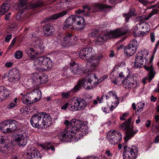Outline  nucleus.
<instances>
[{
	"instance_id": "61",
	"label": "nucleus",
	"mask_w": 159,
	"mask_h": 159,
	"mask_svg": "<svg viewBox=\"0 0 159 159\" xmlns=\"http://www.w3.org/2000/svg\"><path fill=\"white\" fill-rule=\"evenodd\" d=\"M151 121L150 120H148L145 124V125L147 127H149L150 126Z\"/></svg>"
},
{
	"instance_id": "52",
	"label": "nucleus",
	"mask_w": 159,
	"mask_h": 159,
	"mask_svg": "<svg viewBox=\"0 0 159 159\" xmlns=\"http://www.w3.org/2000/svg\"><path fill=\"white\" fill-rule=\"evenodd\" d=\"M23 13V12L22 11H20L16 16V18L17 20H19L21 19V15Z\"/></svg>"
},
{
	"instance_id": "43",
	"label": "nucleus",
	"mask_w": 159,
	"mask_h": 159,
	"mask_svg": "<svg viewBox=\"0 0 159 159\" xmlns=\"http://www.w3.org/2000/svg\"><path fill=\"white\" fill-rule=\"evenodd\" d=\"M145 103H142V102H139L138 103L137 106L138 107L137 110L135 112V114L137 115H139V113L141 112L143 109V108L144 107Z\"/></svg>"
},
{
	"instance_id": "6",
	"label": "nucleus",
	"mask_w": 159,
	"mask_h": 159,
	"mask_svg": "<svg viewBox=\"0 0 159 159\" xmlns=\"http://www.w3.org/2000/svg\"><path fill=\"white\" fill-rule=\"evenodd\" d=\"M33 47V48H30L26 50V53L32 60L35 59L36 56L42 54L44 51L43 45H34Z\"/></svg>"
},
{
	"instance_id": "28",
	"label": "nucleus",
	"mask_w": 159,
	"mask_h": 159,
	"mask_svg": "<svg viewBox=\"0 0 159 159\" xmlns=\"http://www.w3.org/2000/svg\"><path fill=\"white\" fill-rule=\"evenodd\" d=\"M68 12L67 10L63 11L61 12L54 14L51 16L48 17L44 20V22H46L47 20H56L59 17H62L66 15Z\"/></svg>"
},
{
	"instance_id": "44",
	"label": "nucleus",
	"mask_w": 159,
	"mask_h": 159,
	"mask_svg": "<svg viewBox=\"0 0 159 159\" xmlns=\"http://www.w3.org/2000/svg\"><path fill=\"white\" fill-rule=\"evenodd\" d=\"M113 106L111 105V106H108V105H106L104 107L102 108V110L106 113H108L110 111H113Z\"/></svg>"
},
{
	"instance_id": "10",
	"label": "nucleus",
	"mask_w": 159,
	"mask_h": 159,
	"mask_svg": "<svg viewBox=\"0 0 159 159\" xmlns=\"http://www.w3.org/2000/svg\"><path fill=\"white\" fill-rule=\"evenodd\" d=\"M136 78L135 76H127L122 81L123 86L126 89L136 88L139 84V83L136 80Z\"/></svg>"
},
{
	"instance_id": "1",
	"label": "nucleus",
	"mask_w": 159,
	"mask_h": 159,
	"mask_svg": "<svg viewBox=\"0 0 159 159\" xmlns=\"http://www.w3.org/2000/svg\"><path fill=\"white\" fill-rule=\"evenodd\" d=\"M93 77H94L95 79H97L96 75L94 73H91L87 75L86 76V78L88 80L87 82V87L86 88V85L85 84L86 80L84 79H81L79 81L78 83L72 89V91L74 92L77 91L81 89L82 86H83L86 89L89 90L93 89L94 87V84H95V83L93 82V85L92 84V79Z\"/></svg>"
},
{
	"instance_id": "8",
	"label": "nucleus",
	"mask_w": 159,
	"mask_h": 159,
	"mask_svg": "<svg viewBox=\"0 0 159 159\" xmlns=\"http://www.w3.org/2000/svg\"><path fill=\"white\" fill-rule=\"evenodd\" d=\"M156 50H155L152 54L149 61L150 65L149 66H144V68L148 72V76L144 78L142 82L144 84H146L147 81L149 82L151 81L152 79L154 78L155 75V72L154 71L153 67L152 64V62L154 58V54Z\"/></svg>"
},
{
	"instance_id": "35",
	"label": "nucleus",
	"mask_w": 159,
	"mask_h": 159,
	"mask_svg": "<svg viewBox=\"0 0 159 159\" xmlns=\"http://www.w3.org/2000/svg\"><path fill=\"white\" fill-rule=\"evenodd\" d=\"M157 13V11L155 9H153L151 12L146 17L145 16H140L136 17V19L139 21H141L143 20H147L151 18L152 16Z\"/></svg>"
},
{
	"instance_id": "11",
	"label": "nucleus",
	"mask_w": 159,
	"mask_h": 159,
	"mask_svg": "<svg viewBox=\"0 0 159 159\" xmlns=\"http://www.w3.org/2000/svg\"><path fill=\"white\" fill-rule=\"evenodd\" d=\"M69 124H65L66 127L63 131L59 132L58 135L59 139L63 142H68L70 141L72 137L71 133V126L69 125Z\"/></svg>"
},
{
	"instance_id": "24",
	"label": "nucleus",
	"mask_w": 159,
	"mask_h": 159,
	"mask_svg": "<svg viewBox=\"0 0 159 159\" xmlns=\"http://www.w3.org/2000/svg\"><path fill=\"white\" fill-rule=\"evenodd\" d=\"M9 120H7L0 124V130L4 133H10Z\"/></svg>"
},
{
	"instance_id": "57",
	"label": "nucleus",
	"mask_w": 159,
	"mask_h": 159,
	"mask_svg": "<svg viewBox=\"0 0 159 159\" xmlns=\"http://www.w3.org/2000/svg\"><path fill=\"white\" fill-rule=\"evenodd\" d=\"M13 65V63L11 62H7L5 64V66L7 67H11Z\"/></svg>"
},
{
	"instance_id": "42",
	"label": "nucleus",
	"mask_w": 159,
	"mask_h": 159,
	"mask_svg": "<svg viewBox=\"0 0 159 159\" xmlns=\"http://www.w3.org/2000/svg\"><path fill=\"white\" fill-rule=\"evenodd\" d=\"M135 14V11H132L131 9L129 10V11L127 13L124 14L123 16L125 17L126 21L128 22L130 18L132 16H134Z\"/></svg>"
},
{
	"instance_id": "58",
	"label": "nucleus",
	"mask_w": 159,
	"mask_h": 159,
	"mask_svg": "<svg viewBox=\"0 0 159 159\" xmlns=\"http://www.w3.org/2000/svg\"><path fill=\"white\" fill-rule=\"evenodd\" d=\"M11 15V13L9 12L5 15V19L6 20H9L10 16Z\"/></svg>"
},
{
	"instance_id": "29",
	"label": "nucleus",
	"mask_w": 159,
	"mask_h": 159,
	"mask_svg": "<svg viewBox=\"0 0 159 159\" xmlns=\"http://www.w3.org/2000/svg\"><path fill=\"white\" fill-rule=\"evenodd\" d=\"M111 8L112 7L110 5L101 3L95 4L93 6V12H96L106 8Z\"/></svg>"
},
{
	"instance_id": "47",
	"label": "nucleus",
	"mask_w": 159,
	"mask_h": 159,
	"mask_svg": "<svg viewBox=\"0 0 159 159\" xmlns=\"http://www.w3.org/2000/svg\"><path fill=\"white\" fill-rule=\"evenodd\" d=\"M22 52L21 51H17L14 54V56L16 58L19 59L22 56Z\"/></svg>"
},
{
	"instance_id": "45",
	"label": "nucleus",
	"mask_w": 159,
	"mask_h": 159,
	"mask_svg": "<svg viewBox=\"0 0 159 159\" xmlns=\"http://www.w3.org/2000/svg\"><path fill=\"white\" fill-rule=\"evenodd\" d=\"M50 143H48V145H44L42 144H40V146L43 149H46V150H48L51 149L52 150L54 151L55 150V148L53 146H50L49 147L48 146L50 145Z\"/></svg>"
},
{
	"instance_id": "12",
	"label": "nucleus",
	"mask_w": 159,
	"mask_h": 159,
	"mask_svg": "<svg viewBox=\"0 0 159 159\" xmlns=\"http://www.w3.org/2000/svg\"><path fill=\"white\" fill-rule=\"evenodd\" d=\"M108 140L112 145H115L121 140L122 136L120 133L115 130L109 133Z\"/></svg>"
},
{
	"instance_id": "38",
	"label": "nucleus",
	"mask_w": 159,
	"mask_h": 159,
	"mask_svg": "<svg viewBox=\"0 0 159 159\" xmlns=\"http://www.w3.org/2000/svg\"><path fill=\"white\" fill-rule=\"evenodd\" d=\"M72 38H73V34L71 33H69L64 37L63 39L64 41L68 42V45L72 46L74 44V43L70 41Z\"/></svg>"
},
{
	"instance_id": "21",
	"label": "nucleus",
	"mask_w": 159,
	"mask_h": 159,
	"mask_svg": "<svg viewBox=\"0 0 159 159\" xmlns=\"http://www.w3.org/2000/svg\"><path fill=\"white\" fill-rule=\"evenodd\" d=\"M8 77L11 81H18L20 78L19 71L16 69H13L9 71Z\"/></svg>"
},
{
	"instance_id": "4",
	"label": "nucleus",
	"mask_w": 159,
	"mask_h": 159,
	"mask_svg": "<svg viewBox=\"0 0 159 159\" xmlns=\"http://www.w3.org/2000/svg\"><path fill=\"white\" fill-rule=\"evenodd\" d=\"M123 159H135L138 156V149L136 147L130 148L127 146L124 147Z\"/></svg>"
},
{
	"instance_id": "46",
	"label": "nucleus",
	"mask_w": 159,
	"mask_h": 159,
	"mask_svg": "<svg viewBox=\"0 0 159 159\" xmlns=\"http://www.w3.org/2000/svg\"><path fill=\"white\" fill-rule=\"evenodd\" d=\"M129 45H131L130 46H131V47H132L133 48H135V49L137 50V49L138 44L137 41L136 40L133 39L132 41H131Z\"/></svg>"
},
{
	"instance_id": "37",
	"label": "nucleus",
	"mask_w": 159,
	"mask_h": 159,
	"mask_svg": "<svg viewBox=\"0 0 159 159\" xmlns=\"http://www.w3.org/2000/svg\"><path fill=\"white\" fill-rule=\"evenodd\" d=\"M78 19V17L70 16L66 19L65 22L72 26L76 20H77Z\"/></svg>"
},
{
	"instance_id": "64",
	"label": "nucleus",
	"mask_w": 159,
	"mask_h": 159,
	"mask_svg": "<svg viewBox=\"0 0 159 159\" xmlns=\"http://www.w3.org/2000/svg\"><path fill=\"white\" fill-rule=\"evenodd\" d=\"M154 143H158L159 142V135H157L155 138Z\"/></svg>"
},
{
	"instance_id": "2",
	"label": "nucleus",
	"mask_w": 159,
	"mask_h": 159,
	"mask_svg": "<svg viewBox=\"0 0 159 159\" xmlns=\"http://www.w3.org/2000/svg\"><path fill=\"white\" fill-rule=\"evenodd\" d=\"M132 117L129 118L127 121L123 123L121 127L124 130L126 131V136L124 139L125 141L126 142L129 139L133 137L136 134L138 131L133 130V126L130 124L131 121Z\"/></svg>"
},
{
	"instance_id": "19",
	"label": "nucleus",
	"mask_w": 159,
	"mask_h": 159,
	"mask_svg": "<svg viewBox=\"0 0 159 159\" xmlns=\"http://www.w3.org/2000/svg\"><path fill=\"white\" fill-rule=\"evenodd\" d=\"M41 118L43 119L42 120V129L47 128L49 126L52 121L51 116L49 114H46L45 113H40Z\"/></svg>"
},
{
	"instance_id": "22",
	"label": "nucleus",
	"mask_w": 159,
	"mask_h": 159,
	"mask_svg": "<svg viewBox=\"0 0 159 159\" xmlns=\"http://www.w3.org/2000/svg\"><path fill=\"white\" fill-rule=\"evenodd\" d=\"M4 137H0V152L3 153L10 149V146L7 143Z\"/></svg>"
},
{
	"instance_id": "31",
	"label": "nucleus",
	"mask_w": 159,
	"mask_h": 159,
	"mask_svg": "<svg viewBox=\"0 0 159 159\" xmlns=\"http://www.w3.org/2000/svg\"><path fill=\"white\" fill-rule=\"evenodd\" d=\"M43 1L42 0H34L29 5V8L31 9L39 7L43 5Z\"/></svg>"
},
{
	"instance_id": "17",
	"label": "nucleus",
	"mask_w": 159,
	"mask_h": 159,
	"mask_svg": "<svg viewBox=\"0 0 159 159\" xmlns=\"http://www.w3.org/2000/svg\"><path fill=\"white\" fill-rule=\"evenodd\" d=\"M32 78L34 81L41 84H45L48 81L47 75L44 74L40 75L37 73H34L33 74Z\"/></svg>"
},
{
	"instance_id": "41",
	"label": "nucleus",
	"mask_w": 159,
	"mask_h": 159,
	"mask_svg": "<svg viewBox=\"0 0 159 159\" xmlns=\"http://www.w3.org/2000/svg\"><path fill=\"white\" fill-rule=\"evenodd\" d=\"M21 100L24 104H30L32 103L31 98H30L27 95L23 96L21 98Z\"/></svg>"
},
{
	"instance_id": "49",
	"label": "nucleus",
	"mask_w": 159,
	"mask_h": 159,
	"mask_svg": "<svg viewBox=\"0 0 159 159\" xmlns=\"http://www.w3.org/2000/svg\"><path fill=\"white\" fill-rule=\"evenodd\" d=\"M98 33V31L97 30H95L89 33V37H94L96 36Z\"/></svg>"
},
{
	"instance_id": "15",
	"label": "nucleus",
	"mask_w": 159,
	"mask_h": 159,
	"mask_svg": "<svg viewBox=\"0 0 159 159\" xmlns=\"http://www.w3.org/2000/svg\"><path fill=\"white\" fill-rule=\"evenodd\" d=\"M40 113L34 115L31 118L30 122L32 126L35 128H42V123Z\"/></svg>"
},
{
	"instance_id": "23",
	"label": "nucleus",
	"mask_w": 159,
	"mask_h": 159,
	"mask_svg": "<svg viewBox=\"0 0 159 159\" xmlns=\"http://www.w3.org/2000/svg\"><path fill=\"white\" fill-rule=\"evenodd\" d=\"M70 69L71 72L75 75L79 74L83 72L80 67L78 64H76L75 61H72L70 63Z\"/></svg>"
},
{
	"instance_id": "7",
	"label": "nucleus",
	"mask_w": 159,
	"mask_h": 159,
	"mask_svg": "<svg viewBox=\"0 0 159 159\" xmlns=\"http://www.w3.org/2000/svg\"><path fill=\"white\" fill-rule=\"evenodd\" d=\"M64 123L65 124H70L69 125H70L72 128L79 130L85 135L88 132L87 126L85 125L82 124L80 121L75 119H73L70 122L66 120Z\"/></svg>"
},
{
	"instance_id": "32",
	"label": "nucleus",
	"mask_w": 159,
	"mask_h": 159,
	"mask_svg": "<svg viewBox=\"0 0 159 159\" xmlns=\"http://www.w3.org/2000/svg\"><path fill=\"white\" fill-rule=\"evenodd\" d=\"M130 46L128 45L124 48V52L128 56H132L136 51L135 48H133Z\"/></svg>"
},
{
	"instance_id": "39",
	"label": "nucleus",
	"mask_w": 159,
	"mask_h": 159,
	"mask_svg": "<svg viewBox=\"0 0 159 159\" xmlns=\"http://www.w3.org/2000/svg\"><path fill=\"white\" fill-rule=\"evenodd\" d=\"M33 40L34 42V45H43V40L39 37H34V35H32Z\"/></svg>"
},
{
	"instance_id": "27",
	"label": "nucleus",
	"mask_w": 159,
	"mask_h": 159,
	"mask_svg": "<svg viewBox=\"0 0 159 159\" xmlns=\"http://www.w3.org/2000/svg\"><path fill=\"white\" fill-rule=\"evenodd\" d=\"M8 89L3 86H0V102L8 97L9 93Z\"/></svg>"
},
{
	"instance_id": "9",
	"label": "nucleus",
	"mask_w": 159,
	"mask_h": 159,
	"mask_svg": "<svg viewBox=\"0 0 159 159\" xmlns=\"http://www.w3.org/2000/svg\"><path fill=\"white\" fill-rule=\"evenodd\" d=\"M87 105V102L84 99L76 97L75 99L74 104L71 106L69 109L71 111H77L84 109Z\"/></svg>"
},
{
	"instance_id": "54",
	"label": "nucleus",
	"mask_w": 159,
	"mask_h": 159,
	"mask_svg": "<svg viewBox=\"0 0 159 159\" xmlns=\"http://www.w3.org/2000/svg\"><path fill=\"white\" fill-rule=\"evenodd\" d=\"M11 37L12 35L11 34H9L7 35L5 39V41L7 42H9L11 39Z\"/></svg>"
},
{
	"instance_id": "56",
	"label": "nucleus",
	"mask_w": 159,
	"mask_h": 159,
	"mask_svg": "<svg viewBox=\"0 0 159 159\" xmlns=\"http://www.w3.org/2000/svg\"><path fill=\"white\" fill-rule=\"evenodd\" d=\"M16 105V104H15L13 103H11L7 105V108L8 109H10L15 107Z\"/></svg>"
},
{
	"instance_id": "33",
	"label": "nucleus",
	"mask_w": 159,
	"mask_h": 159,
	"mask_svg": "<svg viewBox=\"0 0 159 159\" xmlns=\"http://www.w3.org/2000/svg\"><path fill=\"white\" fill-rule=\"evenodd\" d=\"M9 120L10 130V133L15 131L18 126V122L14 120Z\"/></svg>"
},
{
	"instance_id": "3",
	"label": "nucleus",
	"mask_w": 159,
	"mask_h": 159,
	"mask_svg": "<svg viewBox=\"0 0 159 159\" xmlns=\"http://www.w3.org/2000/svg\"><path fill=\"white\" fill-rule=\"evenodd\" d=\"M34 60V65H39L44 70L50 69L52 66V62L49 57L41 56L35 59Z\"/></svg>"
},
{
	"instance_id": "62",
	"label": "nucleus",
	"mask_w": 159,
	"mask_h": 159,
	"mask_svg": "<svg viewBox=\"0 0 159 159\" xmlns=\"http://www.w3.org/2000/svg\"><path fill=\"white\" fill-rule=\"evenodd\" d=\"M119 76L121 78H122V79H124L125 77L124 73L122 72H121L119 74Z\"/></svg>"
},
{
	"instance_id": "51",
	"label": "nucleus",
	"mask_w": 159,
	"mask_h": 159,
	"mask_svg": "<svg viewBox=\"0 0 159 159\" xmlns=\"http://www.w3.org/2000/svg\"><path fill=\"white\" fill-rule=\"evenodd\" d=\"M70 95L69 92H67L66 93H61L62 96L63 98H67L70 96Z\"/></svg>"
},
{
	"instance_id": "55",
	"label": "nucleus",
	"mask_w": 159,
	"mask_h": 159,
	"mask_svg": "<svg viewBox=\"0 0 159 159\" xmlns=\"http://www.w3.org/2000/svg\"><path fill=\"white\" fill-rule=\"evenodd\" d=\"M108 93L110 97L112 96L115 97L116 99H117V97L116 94H115V93L114 92L110 91Z\"/></svg>"
},
{
	"instance_id": "14",
	"label": "nucleus",
	"mask_w": 159,
	"mask_h": 159,
	"mask_svg": "<svg viewBox=\"0 0 159 159\" xmlns=\"http://www.w3.org/2000/svg\"><path fill=\"white\" fill-rule=\"evenodd\" d=\"M92 49L91 47L81 49L79 53L80 57L83 59L88 60L90 59L93 56Z\"/></svg>"
},
{
	"instance_id": "26",
	"label": "nucleus",
	"mask_w": 159,
	"mask_h": 159,
	"mask_svg": "<svg viewBox=\"0 0 159 159\" xmlns=\"http://www.w3.org/2000/svg\"><path fill=\"white\" fill-rule=\"evenodd\" d=\"M55 30L53 27L49 24L45 25L43 27V32L45 35L50 36L54 32Z\"/></svg>"
},
{
	"instance_id": "18",
	"label": "nucleus",
	"mask_w": 159,
	"mask_h": 159,
	"mask_svg": "<svg viewBox=\"0 0 159 159\" xmlns=\"http://www.w3.org/2000/svg\"><path fill=\"white\" fill-rule=\"evenodd\" d=\"M127 28H120L110 32L111 38H118L126 34L128 32Z\"/></svg>"
},
{
	"instance_id": "63",
	"label": "nucleus",
	"mask_w": 159,
	"mask_h": 159,
	"mask_svg": "<svg viewBox=\"0 0 159 159\" xmlns=\"http://www.w3.org/2000/svg\"><path fill=\"white\" fill-rule=\"evenodd\" d=\"M106 154L107 155L108 157L112 156V154L110 152L109 150H108L106 151L105 152Z\"/></svg>"
},
{
	"instance_id": "59",
	"label": "nucleus",
	"mask_w": 159,
	"mask_h": 159,
	"mask_svg": "<svg viewBox=\"0 0 159 159\" xmlns=\"http://www.w3.org/2000/svg\"><path fill=\"white\" fill-rule=\"evenodd\" d=\"M85 12V10H80L78 9L77 11H75V12L76 13L80 14L81 13H83Z\"/></svg>"
},
{
	"instance_id": "53",
	"label": "nucleus",
	"mask_w": 159,
	"mask_h": 159,
	"mask_svg": "<svg viewBox=\"0 0 159 159\" xmlns=\"http://www.w3.org/2000/svg\"><path fill=\"white\" fill-rule=\"evenodd\" d=\"M71 26L70 25L68 24V23H66L65 21L64 22V25L63 26V30H65L67 29L68 28L70 27V26Z\"/></svg>"
},
{
	"instance_id": "25",
	"label": "nucleus",
	"mask_w": 159,
	"mask_h": 159,
	"mask_svg": "<svg viewBox=\"0 0 159 159\" xmlns=\"http://www.w3.org/2000/svg\"><path fill=\"white\" fill-rule=\"evenodd\" d=\"M111 35L110 32L102 36H100L98 37L96 41L97 44L101 45L103 44L104 42L106 39H111Z\"/></svg>"
},
{
	"instance_id": "30",
	"label": "nucleus",
	"mask_w": 159,
	"mask_h": 159,
	"mask_svg": "<svg viewBox=\"0 0 159 159\" xmlns=\"http://www.w3.org/2000/svg\"><path fill=\"white\" fill-rule=\"evenodd\" d=\"M155 122L152 125V130L154 133H157L159 132V115L155 116Z\"/></svg>"
},
{
	"instance_id": "40",
	"label": "nucleus",
	"mask_w": 159,
	"mask_h": 159,
	"mask_svg": "<svg viewBox=\"0 0 159 159\" xmlns=\"http://www.w3.org/2000/svg\"><path fill=\"white\" fill-rule=\"evenodd\" d=\"M76 21H77V24L81 26L79 28V29L80 30H83L84 28L85 25L84 18L82 17H79V19Z\"/></svg>"
},
{
	"instance_id": "50",
	"label": "nucleus",
	"mask_w": 159,
	"mask_h": 159,
	"mask_svg": "<svg viewBox=\"0 0 159 159\" xmlns=\"http://www.w3.org/2000/svg\"><path fill=\"white\" fill-rule=\"evenodd\" d=\"M150 39L152 42H154L155 40V37L154 33L153 32H151L150 34Z\"/></svg>"
},
{
	"instance_id": "34",
	"label": "nucleus",
	"mask_w": 159,
	"mask_h": 159,
	"mask_svg": "<svg viewBox=\"0 0 159 159\" xmlns=\"http://www.w3.org/2000/svg\"><path fill=\"white\" fill-rule=\"evenodd\" d=\"M71 133L74 134V137L76 139H80L85 135L84 133L78 129H75L72 128L71 127Z\"/></svg>"
},
{
	"instance_id": "20",
	"label": "nucleus",
	"mask_w": 159,
	"mask_h": 159,
	"mask_svg": "<svg viewBox=\"0 0 159 159\" xmlns=\"http://www.w3.org/2000/svg\"><path fill=\"white\" fill-rule=\"evenodd\" d=\"M15 140L18 142L19 146H24L26 145L28 138L25 134H19L16 136Z\"/></svg>"
},
{
	"instance_id": "16",
	"label": "nucleus",
	"mask_w": 159,
	"mask_h": 159,
	"mask_svg": "<svg viewBox=\"0 0 159 159\" xmlns=\"http://www.w3.org/2000/svg\"><path fill=\"white\" fill-rule=\"evenodd\" d=\"M26 155L28 159H37L41 158L39 151L34 147L31 148L27 151Z\"/></svg>"
},
{
	"instance_id": "48",
	"label": "nucleus",
	"mask_w": 159,
	"mask_h": 159,
	"mask_svg": "<svg viewBox=\"0 0 159 159\" xmlns=\"http://www.w3.org/2000/svg\"><path fill=\"white\" fill-rule=\"evenodd\" d=\"M37 93V94L38 95L39 98L38 99L37 98H34V100H32V103H34L37 101H38L41 98V91L40 90H38Z\"/></svg>"
},
{
	"instance_id": "5",
	"label": "nucleus",
	"mask_w": 159,
	"mask_h": 159,
	"mask_svg": "<svg viewBox=\"0 0 159 159\" xmlns=\"http://www.w3.org/2000/svg\"><path fill=\"white\" fill-rule=\"evenodd\" d=\"M149 52L145 50L138 52L136 54L135 58L134 66L137 68L140 67L148 61L147 56Z\"/></svg>"
},
{
	"instance_id": "60",
	"label": "nucleus",
	"mask_w": 159,
	"mask_h": 159,
	"mask_svg": "<svg viewBox=\"0 0 159 159\" xmlns=\"http://www.w3.org/2000/svg\"><path fill=\"white\" fill-rule=\"evenodd\" d=\"M69 104L68 103H66L64 105L61 107V109H66Z\"/></svg>"
},
{
	"instance_id": "13",
	"label": "nucleus",
	"mask_w": 159,
	"mask_h": 159,
	"mask_svg": "<svg viewBox=\"0 0 159 159\" xmlns=\"http://www.w3.org/2000/svg\"><path fill=\"white\" fill-rule=\"evenodd\" d=\"M103 58V55L100 54L96 56L93 55L90 59L87 60L89 61L90 69L92 71L94 70L96 67L98 66L100 61Z\"/></svg>"
},
{
	"instance_id": "36",
	"label": "nucleus",
	"mask_w": 159,
	"mask_h": 159,
	"mask_svg": "<svg viewBox=\"0 0 159 159\" xmlns=\"http://www.w3.org/2000/svg\"><path fill=\"white\" fill-rule=\"evenodd\" d=\"M10 6L7 3H4L0 7V15H2L9 10Z\"/></svg>"
}]
</instances>
